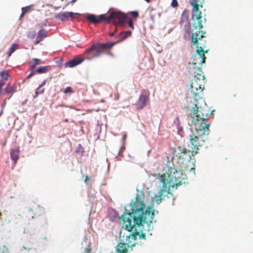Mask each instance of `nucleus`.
I'll return each instance as SVG.
<instances>
[{"label": "nucleus", "instance_id": "nucleus-1", "mask_svg": "<svg viewBox=\"0 0 253 253\" xmlns=\"http://www.w3.org/2000/svg\"><path fill=\"white\" fill-rule=\"evenodd\" d=\"M144 194L137 190L135 199L125 206V212L120 217L123 227L128 231L134 227L143 226L144 224H150L153 222L154 213L152 207L146 205L144 201Z\"/></svg>", "mask_w": 253, "mask_h": 253}, {"label": "nucleus", "instance_id": "nucleus-2", "mask_svg": "<svg viewBox=\"0 0 253 253\" xmlns=\"http://www.w3.org/2000/svg\"><path fill=\"white\" fill-rule=\"evenodd\" d=\"M195 103L190 113L192 123L197 132L202 131V135L208 134L210 124L208 118L210 116V110L203 99V101Z\"/></svg>", "mask_w": 253, "mask_h": 253}, {"label": "nucleus", "instance_id": "nucleus-3", "mask_svg": "<svg viewBox=\"0 0 253 253\" xmlns=\"http://www.w3.org/2000/svg\"><path fill=\"white\" fill-rule=\"evenodd\" d=\"M205 33V32L204 33L202 32L201 34L200 35L197 33H193L191 35V42L197 47L196 53L199 55L198 58L200 59V61L198 62L196 59L197 57H195L194 62L189 63L188 72L190 75L193 76V78L198 77L201 78L202 76H204L199 65L205 63L206 57L205 53L208 52V50H204V48L206 47V41L202 39L204 37L203 34Z\"/></svg>", "mask_w": 253, "mask_h": 253}, {"label": "nucleus", "instance_id": "nucleus-4", "mask_svg": "<svg viewBox=\"0 0 253 253\" xmlns=\"http://www.w3.org/2000/svg\"><path fill=\"white\" fill-rule=\"evenodd\" d=\"M158 176L160 182L165 188L169 189L170 187H177L181 185L186 177L182 171L171 167L169 168L166 173L162 175L159 174Z\"/></svg>", "mask_w": 253, "mask_h": 253}, {"label": "nucleus", "instance_id": "nucleus-5", "mask_svg": "<svg viewBox=\"0 0 253 253\" xmlns=\"http://www.w3.org/2000/svg\"><path fill=\"white\" fill-rule=\"evenodd\" d=\"M117 42H109L103 44H93L92 46L87 49L84 53V59L90 60L99 57L101 53L106 49L111 48Z\"/></svg>", "mask_w": 253, "mask_h": 253}, {"label": "nucleus", "instance_id": "nucleus-6", "mask_svg": "<svg viewBox=\"0 0 253 253\" xmlns=\"http://www.w3.org/2000/svg\"><path fill=\"white\" fill-rule=\"evenodd\" d=\"M206 81L205 76L194 77L191 82L190 89L195 102L203 101L201 96Z\"/></svg>", "mask_w": 253, "mask_h": 253}, {"label": "nucleus", "instance_id": "nucleus-7", "mask_svg": "<svg viewBox=\"0 0 253 253\" xmlns=\"http://www.w3.org/2000/svg\"><path fill=\"white\" fill-rule=\"evenodd\" d=\"M191 152L189 148L187 149L182 146H178L175 150L173 158L175 159L179 164H184L189 162L191 159Z\"/></svg>", "mask_w": 253, "mask_h": 253}, {"label": "nucleus", "instance_id": "nucleus-8", "mask_svg": "<svg viewBox=\"0 0 253 253\" xmlns=\"http://www.w3.org/2000/svg\"><path fill=\"white\" fill-rule=\"evenodd\" d=\"M204 0H193L191 2V5L193 7V18L195 17V19L197 20V24L195 25L196 24L195 23L193 26L195 27V29L199 28V29H201L203 28V25L201 22L202 12L199 10V6H200L201 7H203Z\"/></svg>", "mask_w": 253, "mask_h": 253}, {"label": "nucleus", "instance_id": "nucleus-9", "mask_svg": "<svg viewBox=\"0 0 253 253\" xmlns=\"http://www.w3.org/2000/svg\"><path fill=\"white\" fill-rule=\"evenodd\" d=\"M204 143V140L200 139L199 135L197 136L195 134L190 135V144L188 147L189 148L191 155L193 157L196 155L198 152L199 148L202 147Z\"/></svg>", "mask_w": 253, "mask_h": 253}, {"label": "nucleus", "instance_id": "nucleus-10", "mask_svg": "<svg viewBox=\"0 0 253 253\" xmlns=\"http://www.w3.org/2000/svg\"><path fill=\"white\" fill-rule=\"evenodd\" d=\"M127 20V16L120 11L112 12L110 15L106 16L105 21L108 23L113 22L115 25L124 24Z\"/></svg>", "mask_w": 253, "mask_h": 253}, {"label": "nucleus", "instance_id": "nucleus-11", "mask_svg": "<svg viewBox=\"0 0 253 253\" xmlns=\"http://www.w3.org/2000/svg\"><path fill=\"white\" fill-rule=\"evenodd\" d=\"M150 92L148 90H143L140 94L138 100L136 103V108L138 110L143 109L149 101Z\"/></svg>", "mask_w": 253, "mask_h": 253}, {"label": "nucleus", "instance_id": "nucleus-12", "mask_svg": "<svg viewBox=\"0 0 253 253\" xmlns=\"http://www.w3.org/2000/svg\"><path fill=\"white\" fill-rule=\"evenodd\" d=\"M138 235H139V232L135 229L133 233H130L128 236H127L126 244L127 247L132 248L133 247H135L136 244H137L136 241L137 240Z\"/></svg>", "mask_w": 253, "mask_h": 253}, {"label": "nucleus", "instance_id": "nucleus-13", "mask_svg": "<svg viewBox=\"0 0 253 253\" xmlns=\"http://www.w3.org/2000/svg\"><path fill=\"white\" fill-rule=\"evenodd\" d=\"M169 189L165 188L164 185H163V187L159 192L158 195H156L153 197V202H155L157 204H159L161 202L162 199L164 197V195L169 193Z\"/></svg>", "mask_w": 253, "mask_h": 253}, {"label": "nucleus", "instance_id": "nucleus-14", "mask_svg": "<svg viewBox=\"0 0 253 253\" xmlns=\"http://www.w3.org/2000/svg\"><path fill=\"white\" fill-rule=\"evenodd\" d=\"M81 14L78 13H74L72 12H63L58 13L56 18L59 19L61 21H66L70 18L73 19L74 15H80Z\"/></svg>", "mask_w": 253, "mask_h": 253}, {"label": "nucleus", "instance_id": "nucleus-15", "mask_svg": "<svg viewBox=\"0 0 253 253\" xmlns=\"http://www.w3.org/2000/svg\"><path fill=\"white\" fill-rule=\"evenodd\" d=\"M86 19L94 24L100 23L101 21H105L106 20V16L104 14L99 15L97 17L94 14H88L86 16Z\"/></svg>", "mask_w": 253, "mask_h": 253}, {"label": "nucleus", "instance_id": "nucleus-16", "mask_svg": "<svg viewBox=\"0 0 253 253\" xmlns=\"http://www.w3.org/2000/svg\"><path fill=\"white\" fill-rule=\"evenodd\" d=\"M84 60V58H81L79 56H76L73 59L70 60L68 62H66L65 64V66L73 68L75 66H76L81 63H82Z\"/></svg>", "mask_w": 253, "mask_h": 253}, {"label": "nucleus", "instance_id": "nucleus-17", "mask_svg": "<svg viewBox=\"0 0 253 253\" xmlns=\"http://www.w3.org/2000/svg\"><path fill=\"white\" fill-rule=\"evenodd\" d=\"M47 33V31L44 29L39 30L35 41V44H37L42 41L46 37Z\"/></svg>", "mask_w": 253, "mask_h": 253}, {"label": "nucleus", "instance_id": "nucleus-18", "mask_svg": "<svg viewBox=\"0 0 253 253\" xmlns=\"http://www.w3.org/2000/svg\"><path fill=\"white\" fill-rule=\"evenodd\" d=\"M126 243L120 242L117 246L116 251L118 253H127L128 252Z\"/></svg>", "mask_w": 253, "mask_h": 253}, {"label": "nucleus", "instance_id": "nucleus-19", "mask_svg": "<svg viewBox=\"0 0 253 253\" xmlns=\"http://www.w3.org/2000/svg\"><path fill=\"white\" fill-rule=\"evenodd\" d=\"M19 153L20 150L19 148L12 149L10 152V157L14 162V164H16L19 159Z\"/></svg>", "mask_w": 253, "mask_h": 253}, {"label": "nucleus", "instance_id": "nucleus-20", "mask_svg": "<svg viewBox=\"0 0 253 253\" xmlns=\"http://www.w3.org/2000/svg\"><path fill=\"white\" fill-rule=\"evenodd\" d=\"M131 35V32L130 31H126L122 32L120 33L119 37H118V40L117 42H120L124 40L127 37H129Z\"/></svg>", "mask_w": 253, "mask_h": 253}, {"label": "nucleus", "instance_id": "nucleus-21", "mask_svg": "<svg viewBox=\"0 0 253 253\" xmlns=\"http://www.w3.org/2000/svg\"><path fill=\"white\" fill-rule=\"evenodd\" d=\"M16 86L15 85H13L11 86H8V85L5 87V92L6 93L10 94V96L8 98V99H10V97L13 95V94L16 91Z\"/></svg>", "mask_w": 253, "mask_h": 253}, {"label": "nucleus", "instance_id": "nucleus-22", "mask_svg": "<svg viewBox=\"0 0 253 253\" xmlns=\"http://www.w3.org/2000/svg\"><path fill=\"white\" fill-rule=\"evenodd\" d=\"M41 64H42V61L40 59L33 58L30 63L29 67L32 69H35L37 65H40Z\"/></svg>", "mask_w": 253, "mask_h": 253}, {"label": "nucleus", "instance_id": "nucleus-23", "mask_svg": "<svg viewBox=\"0 0 253 253\" xmlns=\"http://www.w3.org/2000/svg\"><path fill=\"white\" fill-rule=\"evenodd\" d=\"M51 69L50 66H46L44 67H41L36 70V72L38 74L45 73Z\"/></svg>", "mask_w": 253, "mask_h": 253}, {"label": "nucleus", "instance_id": "nucleus-24", "mask_svg": "<svg viewBox=\"0 0 253 253\" xmlns=\"http://www.w3.org/2000/svg\"><path fill=\"white\" fill-rule=\"evenodd\" d=\"M44 91V88L39 86L36 89L35 95L33 96L34 98H37L39 95L42 94Z\"/></svg>", "mask_w": 253, "mask_h": 253}, {"label": "nucleus", "instance_id": "nucleus-25", "mask_svg": "<svg viewBox=\"0 0 253 253\" xmlns=\"http://www.w3.org/2000/svg\"><path fill=\"white\" fill-rule=\"evenodd\" d=\"M18 47V44L16 43L12 44L9 50L7 52V54L8 57H10L11 55L16 50Z\"/></svg>", "mask_w": 253, "mask_h": 253}, {"label": "nucleus", "instance_id": "nucleus-26", "mask_svg": "<svg viewBox=\"0 0 253 253\" xmlns=\"http://www.w3.org/2000/svg\"><path fill=\"white\" fill-rule=\"evenodd\" d=\"M31 6H27L22 8V13L20 16V18H22L27 12L31 11Z\"/></svg>", "mask_w": 253, "mask_h": 253}, {"label": "nucleus", "instance_id": "nucleus-27", "mask_svg": "<svg viewBox=\"0 0 253 253\" xmlns=\"http://www.w3.org/2000/svg\"><path fill=\"white\" fill-rule=\"evenodd\" d=\"M0 77L4 81H7L8 80V71H2L0 73Z\"/></svg>", "mask_w": 253, "mask_h": 253}, {"label": "nucleus", "instance_id": "nucleus-28", "mask_svg": "<svg viewBox=\"0 0 253 253\" xmlns=\"http://www.w3.org/2000/svg\"><path fill=\"white\" fill-rule=\"evenodd\" d=\"M29 70L31 71V72L30 74L27 76L26 79H28L30 78L32 76H33L36 73V70H35L34 69H32L31 67H29Z\"/></svg>", "mask_w": 253, "mask_h": 253}, {"label": "nucleus", "instance_id": "nucleus-29", "mask_svg": "<svg viewBox=\"0 0 253 253\" xmlns=\"http://www.w3.org/2000/svg\"><path fill=\"white\" fill-rule=\"evenodd\" d=\"M61 91H63L65 94L68 93H72L73 92L72 88L70 86L67 87L64 90H61Z\"/></svg>", "mask_w": 253, "mask_h": 253}, {"label": "nucleus", "instance_id": "nucleus-30", "mask_svg": "<svg viewBox=\"0 0 253 253\" xmlns=\"http://www.w3.org/2000/svg\"><path fill=\"white\" fill-rule=\"evenodd\" d=\"M126 22H127L128 23V25L129 26V27H130L131 28H132V29H134V27H133V21L132 20V19H130V18H128L127 17V20L126 21Z\"/></svg>", "mask_w": 253, "mask_h": 253}, {"label": "nucleus", "instance_id": "nucleus-31", "mask_svg": "<svg viewBox=\"0 0 253 253\" xmlns=\"http://www.w3.org/2000/svg\"><path fill=\"white\" fill-rule=\"evenodd\" d=\"M36 35V33L34 31H29L28 33V37L30 38L33 39Z\"/></svg>", "mask_w": 253, "mask_h": 253}, {"label": "nucleus", "instance_id": "nucleus-32", "mask_svg": "<svg viewBox=\"0 0 253 253\" xmlns=\"http://www.w3.org/2000/svg\"><path fill=\"white\" fill-rule=\"evenodd\" d=\"M130 15L131 16L134 18H136L138 17V13L137 11H131L130 12Z\"/></svg>", "mask_w": 253, "mask_h": 253}, {"label": "nucleus", "instance_id": "nucleus-33", "mask_svg": "<svg viewBox=\"0 0 253 253\" xmlns=\"http://www.w3.org/2000/svg\"><path fill=\"white\" fill-rule=\"evenodd\" d=\"M1 250L2 251V253H9V251L8 248L5 246H3L1 249Z\"/></svg>", "mask_w": 253, "mask_h": 253}, {"label": "nucleus", "instance_id": "nucleus-34", "mask_svg": "<svg viewBox=\"0 0 253 253\" xmlns=\"http://www.w3.org/2000/svg\"><path fill=\"white\" fill-rule=\"evenodd\" d=\"M171 5L173 7H176L178 6V2L177 0H172Z\"/></svg>", "mask_w": 253, "mask_h": 253}, {"label": "nucleus", "instance_id": "nucleus-35", "mask_svg": "<svg viewBox=\"0 0 253 253\" xmlns=\"http://www.w3.org/2000/svg\"><path fill=\"white\" fill-rule=\"evenodd\" d=\"M138 236H139V239H145V234L144 233H141L140 234L139 233V235H138Z\"/></svg>", "mask_w": 253, "mask_h": 253}, {"label": "nucleus", "instance_id": "nucleus-36", "mask_svg": "<svg viewBox=\"0 0 253 253\" xmlns=\"http://www.w3.org/2000/svg\"><path fill=\"white\" fill-rule=\"evenodd\" d=\"M4 85V83L2 82V81L0 80V94H2V88Z\"/></svg>", "mask_w": 253, "mask_h": 253}, {"label": "nucleus", "instance_id": "nucleus-37", "mask_svg": "<svg viewBox=\"0 0 253 253\" xmlns=\"http://www.w3.org/2000/svg\"><path fill=\"white\" fill-rule=\"evenodd\" d=\"M46 82V80H43L42 82V83L39 85V86H40L41 87H43L45 84Z\"/></svg>", "mask_w": 253, "mask_h": 253}, {"label": "nucleus", "instance_id": "nucleus-38", "mask_svg": "<svg viewBox=\"0 0 253 253\" xmlns=\"http://www.w3.org/2000/svg\"><path fill=\"white\" fill-rule=\"evenodd\" d=\"M90 180V178L88 175H86L85 176V182H87L88 181Z\"/></svg>", "mask_w": 253, "mask_h": 253}, {"label": "nucleus", "instance_id": "nucleus-39", "mask_svg": "<svg viewBox=\"0 0 253 253\" xmlns=\"http://www.w3.org/2000/svg\"><path fill=\"white\" fill-rule=\"evenodd\" d=\"M86 253H90L91 250L89 248H87L85 249Z\"/></svg>", "mask_w": 253, "mask_h": 253}, {"label": "nucleus", "instance_id": "nucleus-40", "mask_svg": "<svg viewBox=\"0 0 253 253\" xmlns=\"http://www.w3.org/2000/svg\"><path fill=\"white\" fill-rule=\"evenodd\" d=\"M116 29H115V31H114V32H110V33H109V35H110V36H113L115 35V32H116Z\"/></svg>", "mask_w": 253, "mask_h": 253}, {"label": "nucleus", "instance_id": "nucleus-41", "mask_svg": "<svg viewBox=\"0 0 253 253\" xmlns=\"http://www.w3.org/2000/svg\"><path fill=\"white\" fill-rule=\"evenodd\" d=\"M5 105H6V101H5V100H4L3 103L2 104V106H1L2 109H3V108H4V107L5 106Z\"/></svg>", "mask_w": 253, "mask_h": 253}, {"label": "nucleus", "instance_id": "nucleus-42", "mask_svg": "<svg viewBox=\"0 0 253 253\" xmlns=\"http://www.w3.org/2000/svg\"><path fill=\"white\" fill-rule=\"evenodd\" d=\"M126 134H124L122 136V139L123 141H125L126 139Z\"/></svg>", "mask_w": 253, "mask_h": 253}, {"label": "nucleus", "instance_id": "nucleus-43", "mask_svg": "<svg viewBox=\"0 0 253 253\" xmlns=\"http://www.w3.org/2000/svg\"><path fill=\"white\" fill-rule=\"evenodd\" d=\"M214 112H215V110H213L211 111V114H210V115H211H211H213Z\"/></svg>", "mask_w": 253, "mask_h": 253}, {"label": "nucleus", "instance_id": "nucleus-44", "mask_svg": "<svg viewBox=\"0 0 253 253\" xmlns=\"http://www.w3.org/2000/svg\"><path fill=\"white\" fill-rule=\"evenodd\" d=\"M3 111V109H1L0 112V116L2 114Z\"/></svg>", "mask_w": 253, "mask_h": 253}, {"label": "nucleus", "instance_id": "nucleus-45", "mask_svg": "<svg viewBox=\"0 0 253 253\" xmlns=\"http://www.w3.org/2000/svg\"><path fill=\"white\" fill-rule=\"evenodd\" d=\"M146 1H147V2H150V0H145Z\"/></svg>", "mask_w": 253, "mask_h": 253}, {"label": "nucleus", "instance_id": "nucleus-46", "mask_svg": "<svg viewBox=\"0 0 253 253\" xmlns=\"http://www.w3.org/2000/svg\"><path fill=\"white\" fill-rule=\"evenodd\" d=\"M76 0H71V2H72V3H73V2H75V1H76Z\"/></svg>", "mask_w": 253, "mask_h": 253}, {"label": "nucleus", "instance_id": "nucleus-47", "mask_svg": "<svg viewBox=\"0 0 253 253\" xmlns=\"http://www.w3.org/2000/svg\"><path fill=\"white\" fill-rule=\"evenodd\" d=\"M22 248H23V249H26V248H25V247H24V246L22 247Z\"/></svg>", "mask_w": 253, "mask_h": 253}]
</instances>
